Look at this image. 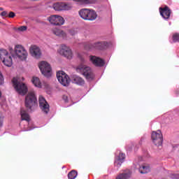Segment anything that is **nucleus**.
Instances as JSON below:
<instances>
[{"instance_id": "nucleus-9", "label": "nucleus", "mask_w": 179, "mask_h": 179, "mask_svg": "<svg viewBox=\"0 0 179 179\" xmlns=\"http://www.w3.org/2000/svg\"><path fill=\"white\" fill-rule=\"evenodd\" d=\"M57 78L58 81L63 86H69V83H71V78L69 76L65 73L64 71H59L57 73Z\"/></svg>"}, {"instance_id": "nucleus-35", "label": "nucleus", "mask_w": 179, "mask_h": 179, "mask_svg": "<svg viewBox=\"0 0 179 179\" xmlns=\"http://www.w3.org/2000/svg\"><path fill=\"white\" fill-rule=\"evenodd\" d=\"M27 131H31V129H27Z\"/></svg>"}, {"instance_id": "nucleus-34", "label": "nucleus", "mask_w": 179, "mask_h": 179, "mask_svg": "<svg viewBox=\"0 0 179 179\" xmlns=\"http://www.w3.org/2000/svg\"><path fill=\"white\" fill-rule=\"evenodd\" d=\"M3 120V117L0 116V127H2V121Z\"/></svg>"}, {"instance_id": "nucleus-12", "label": "nucleus", "mask_w": 179, "mask_h": 179, "mask_svg": "<svg viewBox=\"0 0 179 179\" xmlns=\"http://www.w3.org/2000/svg\"><path fill=\"white\" fill-rule=\"evenodd\" d=\"M106 48H108V43L106 41L95 42L90 45V50H106Z\"/></svg>"}, {"instance_id": "nucleus-32", "label": "nucleus", "mask_w": 179, "mask_h": 179, "mask_svg": "<svg viewBox=\"0 0 179 179\" xmlns=\"http://www.w3.org/2000/svg\"><path fill=\"white\" fill-rule=\"evenodd\" d=\"M1 16H5L6 17H8V12H6V11H3V12L1 13Z\"/></svg>"}, {"instance_id": "nucleus-29", "label": "nucleus", "mask_w": 179, "mask_h": 179, "mask_svg": "<svg viewBox=\"0 0 179 179\" xmlns=\"http://www.w3.org/2000/svg\"><path fill=\"white\" fill-rule=\"evenodd\" d=\"M169 176L172 179H179V174L170 173Z\"/></svg>"}, {"instance_id": "nucleus-31", "label": "nucleus", "mask_w": 179, "mask_h": 179, "mask_svg": "<svg viewBox=\"0 0 179 179\" xmlns=\"http://www.w3.org/2000/svg\"><path fill=\"white\" fill-rule=\"evenodd\" d=\"M3 83V76H2V73L0 71V85H2Z\"/></svg>"}, {"instance_id": "nucleus-22", "label": "nucleus", "mask_w": 179, "mask_h": 179, "mask_svg": "<svg viewBox=\"0 0 179 179\" xmlns=\"http://www.w3.org/2000/svg\"><path fill=\"white\" fill-rule=\"evenodd\" d=\"M31 82L33 85L36 86V87H39V88L41 87V82L40 81V78L37 77H33Z\"/></svg>"}, {"instance_id": "nucleus-33", "label": "nucleus", "mask_w": 179, "mask_h": 179, "mask_svg": "<svg viewBox=\"0 0 179 179\" xmlns=\"http://www.w3.org/2000/svg\"><path fill=\"white\" fill-rule=\"evenodd\" d=\"M62 99H63L64 101H65V103H68V96L64 95L62 96Z\"/></svg>"}, {"instance_id": "nucleus-2", "label": "nucleus", "mask_w": 179, "mask_h": 179, "mask_svg": "<svg viewBox=\"0 0 179 179\" xmlns=\"http://www.w3.org/2000/svg\"><path fill=\"white\" fill-rule=\"evenodd\" d=\"M79 15L84 20L93 21L97 19V13L93 10L83 8L79 11Z\"/></svg>"}, {"instance_id": "nucleus-27", "label": "nucleus", "mask_w": 179, "mask_h": 179, "mask_svg": "<svg viewBox=\"0 0 179 179\" xmlns=\"http://www.w3.org/2000/svg\"><path fill=\"white\" fill-rule=\"evenodd\" d=\"M172 40L173 43H179V34L178 33L173 34L172 36Z\"/></svg>"}, {"instance_id": "nucleus-6", "label": "nucleus", "mask_w": 179, "mask_h": 179, "mask_svg": "<svg viewBox=\"0 0 179 179\" xmlns=\"http://www.w3.org/2000/svg\"><path fill=\"white\" fill-rule=\"evenodd\" d=\"M151 139L152 143L158 148L163 145V134L160 130L152 131L151 134Z\"/></svg>"}, {"instance_id": "nucleus-8", "label": "nucleus", "mask_w": 179, "mask_h": 179, "mask_svg": "<svg viewBox=\"0 0 179 179\" xmlns=\"http://www.w3.org/2000/svg\"><path fill=\"white\" fill-rule=\"evenodd\" d=\"M38 67L41 71L42 75L46 76V78H50L51 76V66L47 62H41L38 64Z\"/></svg>"}, {"instance_id": "nucleus-14", "label": "nucleus", "mask_w": 179, "mask_h": 179, "mask_svg": "<svg viewBox=\"0 0 179 179\" xmlns=\"http://www.w3.org/2000/svg\"><path fill=\"white\" fill-rule=\"evenodd\" d=\"M159 13L164 19H170L171 15V10L169 6H165L164 8H159Z\"/></svg>"}, {"instance_id": "nucleus-28", "label": "nucleus", "mask_w": 179, "mask_h": 179, "mask_svg": "<svg viewBox=\"0 0 179 179\" xmlns=\"http://www.w3.org/2000/svg\"><path fill=\"white\" fill-rule=\"evenodd\" d=\"M15 30H17V31H26L27 30V27L22 26L18 28H16Z\"/></svg>"}, {"instance_id": "nucleus-36", "label": "nucleus", "mask_w": 179, "mask_h": 179, "mask_svg": "<svg viewBox=\"0 0 179 179\" xmlns=\"http://www.w3.org/2000/svg\"><path fill=\"white\" fill-rule=\"evenodd\" d=\"M2 96V94L1 93V92H0V97Z\"/></svg>"}, {"instance_id": "nucleus-11", "label": "nucleus", "mask_w": 179, "mask_h": 179, "mask_svg": "<svg viewBox=\"0 0 179 179\" xmlns=\"http://www.w3.org/2000/svg\"><path fill=\"white\" fill-rule=\"evenodd\" d=\"M48 20L54 26H62L65 23V20L60 15H51L48 18Z\"/></svg>"}, {"instance_id": "nucleus-21", "label": "nucleus", "mask_w": 179, "mask_h": 179, "mask_svg": "<svg viewBox=\"0 0 179 179\" xmlns=\"http://www.w3.org/2000/svg\"><path fill=\"white\" fill-rule=\"evenodd\" d=\"M73 82L76 83V85H79L80 86L85 85V80L79 76H76L73 78Z\"/></svg>"}, {"instance_id": "nucleus-37", "label": "nucleus", "mask_w": 179, "mask_h": 179, "mask_svg": "<svg viewBox=\"0 0 179 179\" xmlns=\"http://www.w3.org/2000/svg\"><path fill=\"white\" fill-rule=\"evenodd\" d=\"M31 1H38V0H31Z\"/></svg>"}, {"instance_id": "nucleus-24", "label": "nucleus", "mask_w": 179, "mask_h": 179, "mask_svg": "<svg viewBox=\"0 0 179 179\" xmlns=\"http://www.w3.org/2000/svg\"><path fill=\"white\" fill-rule=\"evenodd\" d=\"M131 177L129 173H120L117 177L116 179H129Z\"/></svg>"}, {"instance_id": "nucleus-18", "label": "nucleus", "mask_w": 179, "mask_h": 179, "mask_svg": "<svg viewBox=\"0 0 179 179\" xmlns=\"http://www.w3.org/2000/svg\"><path fill=\"white\" fill-rule=\"evenodd\" d=\"M125 159V154L120 153L117 157H116L115 160V167H121L122 163H124V160Z\"/></svg>"}, {"instance_id": "nucleus-30", "label": "nucleus", "mask_w": 179, "mask_h": 179, "mask_svg": "<svg viewBox=\"0 0 179 179\" xmlns=\"http://www.w3.org/2000/svg\"><path fill=\"white\" fill-rule=\"evenodd\" d=\"M15 16H16V14H15V13L13 11L10 12L8 13V17L13 18V17H15Z\"/></svg>"}, {"instance_id": "nucleus-25", "label": "nucleus", "mask_w": 179, "mask_h": 179, "mask_svg": "<svg viewBox=\"0 0 179 179\" xmlns=\"http://www.w3.org/2000/svg\"><path fill=\"white\" fill-rule=\"evenodd\" d=\"M21 118L22 121H30V115L27 113H21Z\"/></svg>"}, {"instance_id": "nucleus-3", "label": "nucleus", "mask_w": 179, "mask_h": 179, "mask_svg": "<svg viewBox=\"0 0 179 179\" xmlns=\"http://www.w3.org/2000/svg\"><path fill=\"white\" fill-rule=\"evenodd\" d=\"M10 54L13 58L17 57L20 59H26L27 58V51L22 45H16L15 47V54H13V49L10 48Z\"/></svg>"}, {"instance_id": "nucleus-23", "label": "nucleus", "mask_w": 179, "mask_h": 179, "mask_svg": "<svg viewBox=\"0 0 179 179\" xmlns=\"http://www.w3.org/2000/svg\"><path fill=\"white\" fill-rule=\"evenodd\" d=\"M75 2H79L81 5H89V3H94L96 0H73Z\"/></svg>"}, {"instance_id": "nucleus-38", "label": "nucleus", "mask_w": 179, "mask_h": 179, "mask_svg": "<svg viewBox=\"0 0 179 179\" xmlns=\"http://www.w3.org/2000/svg\"><path fill=\"white\" fill-rule=\"evenodd\" d=\"M0 10H2V8H1Z\"/></svg>"}, {"instance_id": "nucleus-16", "label": "nucleus", "mask_w": 179, "mask_h": 179, "mask_svg": "<svg viewBox=\"0 0 179 179\" xmlns=\"http://www.w3.org/2000/svg\"><path fill=\"white\" fill-rule=\"evenodd\" d=\"M90 61L95 66H104V60H103L100 57H97L96 56L91 55V56H90Z\"/></svg>"}, {"instance_id": "nucleus-26", "label": "nucleus", "mask_w": 179, "mask_h": 179, "mask_svg": "<svg viewBox=\"0 0 179 179\" xmlns=\"http://www.w3.org/2000/svg\"><path fill=\"white\" fill-rule=\"evenodd\" d=\"M69 179H76L78 177V172L76 171H71L68 174Z\"/></svg>"}, {"instance_id": "nucleus-1", "label": "nucleus", "mask_w": 179, "mask_h": 179, "mask_svg": "<svg viewBox=\"0 0 179 179\" xmlns=\"http://www.w3.org/2000/svg\"><path fill=\"white\" fill-rule=\"evenodd\" d=\"M12 83L14 89H15L18 94L24 96V94L27 93L29 90L27 89V85H26V84H24L23 82H20L17 78H13Z\"/></svg>"}, {"instance_id": "nucleus-4", "label": "nucleus", "mask_w": 179, "mask_h": 179, "mask_svg": "<svg viewBox=\"0 0 179 179\" xmlns=\"http://www.w3.org/2000/svg\"><path fill=\"white\" fill-rule=\"evenodd\" d=\"M77 71L80 72L83 75L87 80H93L94 79V74L92 69L87 66L81 64L77 67Z\"/></svg>"}, {"instance_id": "nucleus-15", "label": "nucleus", "mask_w": 179, "mask_h": 179, "mask_svg": "<svg viewBox=\"0 0 179 179\" xmlns=\"http://www.w3.org/2000/svg\"><path fill=\"white\" fill-rule=\"evenodd\" d=\"M39 107L44 113H48V111H50V105L43 96H39Z\"/></svg>"}, {"instance_id": "nucleus-19", "label": "nucleus", "mask_w": 179, "mask_h": 179, "mask_svg": "<svg viewBox=\"0 0 179 179\" xmlns=\"http://www.w3.org/2000/svg\"><path fill=\"white\" fill-rule=\"evenodd\" d=\"M53 34L57 36L58 37H62V38H66V33L62 31V29H59L58 28H54L52 29Z\"/></svg>"}, {"instance_id": "nucleus-20", "label": "nucleus", "mask_w": 179, "mask_h": 179, "mask_svg": "<svg viewBox=\"0 0 179 179\" xmlns=\"http://www.w3.org/2000/svg\"><path fill=\"white\" fill-rule=\"evenodd\" d=\"M139 172L141 174H146L150 172V167L148 165H143L139 168Z\"/></svg>"}, {"instance_id": "nucleus-7", "label": "nucleus", "mask_w": 179, "mask_h": 179, "mask_svg": "<svg viewBox=\"0 0 179 179\" xmlns=\"http://www.w3.org/2000/svg\"><path fill=\"white\" fill-rule=\"evenodd\" d=\"M0 59L6 66H12V57L9 55L8 50L5 49L0 50Z\"/></svg>"}, {"instance_id": "nucleus-17", "label": "nucleus", "mask_w": 179, "mask_h": 179, "mask_svg": "<svg viewBox=\"0 0 179 179\" xmlns=\"http://www.w3.org/2000/svg\"><path fill=\"white\" fill-rule=\"evenodd\" d=\"M30 54L34 58L38 59L41 57V51L40 50V48L37 45H31L29 49Z\"/></svg>"}, {"instance_id": "nucleus-13", "label": "nucleus", "mask_w": 179, "mask_h": 179, "mask_svg": "<svg viewBox=\"0 0 179 179\" xmlns=\"http://www.w3.org/2000/svg\"><path fill=\"white\" fill-rule=\"evenodd\" d=\"M53 8L55 10H69L70 9H72V6L71 4L66 3H55L53 4Z\"/></svg>"}, {"instance_id": "nucleus-10", "label": "nucleus", "mask_w": 179, "mask_h": 179, "mask_svg": "<svg viewBox=\"0 0 179 179\" xmlns=\"http://www.w3.org/2000/svg\"><path fill=\"white\" fill-rule=\"evenodd\" d=\"M59 52L60 55L65 57L67 59H72L73 57L72 50H71V48L68 47L66 45H62Z\"/></svg>"}, {"instance_id": "nucleus-5", "label": "nucleus", "mask_w": 179, "mask_h": 179, "mask_svg": "<svg viewBox=\"0 0 179 179\" xmlns=\"http://www.w3.org/2000/svg\"><path fill=\"white\" fill-rule=\"evenodd\" d=\"M37 103V96L33 92H30L25 97V107L28 110H31L33 106H36Z\"/></svg>"}]
</instances>
